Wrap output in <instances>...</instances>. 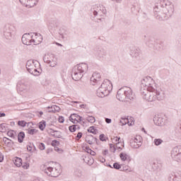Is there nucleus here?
<instances>
[{"mask_svg":"<svg viewBox=\"0 0 181 181\" xmlns=\"http://www.w3.org/2000/svg\"><path fill=\"white\" fill-rule=\"evenodd\" d=\"M156 96L155 95V90L153 92H151L150 93V96L148 98V101L150 103H152L153 101H156Z\"/></svg>","mask_w":181,"mask_h":181,"instance_id":"c85d7f7f","label":"nucleus"},{"mask_svg":"<svg viewBox=\"0 0 181 181\" xmlns=\"http://www.w3.org/2000/svg\"><path fill=\"white\" fill-rule=\"evenodd\" d=\"M88 132H90V134H93V135H96L98 130L95 129L94 126H91L87 129Z\"/></svg>","mask_w":181,"mask_h":181,"instance_id":"c756f323","label":"nucleus"},{"mask_svg":"<svg viewBox=\"0 0 181 181\" xmlns=\"http://www.w3.org/2000/svg\"><path fill=\"white\" fill-rule=\"evenodd\" d=\"M3 141L5 144H6V141H12V140L9 139L8 138H6V137H4L3 138Z\"/></svg>","mask_w":181,"mask_h":181,"instance_id":"e2e57ef3","label":"nucleus"},{"mask_svg":"<svg viewBox=\"0 0 181 181\" xmlns=\"http://www.w3.org/2000/svg\"><path fill=\"white\" fill-rule=\"evenodd\" d=\"M169 181H181V174L179 173H173L168 177Z\"/></svg>","mask_w":181,"mask_h":181,"instance_id":"a211bd4d","label":"nucleus"},{"mask_svg":"<svg viewBox=\"0 0 181 181\" xmlns=\"http://www.w3.org/2000/svg\"><path fill=\"white\" fill-rule=\"evenodd\" d=\"M52 146H59L60 145V141L57 140H53L51 143Z\"/></svg>","mask_w":181,"mask_h":181,"instance_id":"37998d69","label":"nucleus"},{"mask_svg":"<svg viewBox=\"0 0 181 181\" xmlns=\"http://www.w3.org/2000/svg\"><path fill=\"white\" fill-rule=\"evenodd\" d=\"M141 140H139L137 138H134L133 141L131 142V145H134V144H139Z\"/></svg>","mask_w":181,"mask_h":181,"instance_id":"8fccbe9b","label":"nucleus"},{"mask_svg":"<svg viewBox=\"0 0 181 181\" xmlns=\"http://www.w3.org/2000/svg\"><path fill=\"white\" fill-rule=\"evenodd\" d=\"M43 60L45 63H47V64H50L52 62H54V54H48L43 57Z\"/></svg>","mask_w":181,"mask_h":181,"instance_id":"6ab92c4d","label":"nucleus"},{"mask_svg":"<svg viewBox=\"0 0 181 181\" xmlns=\"http://www.w3.org/2000/svg\"><path fill=\"white\" fill-rule=\"evenodd\" d=\"M82 158H83V162H85V163H88V161L91 158V157H90L88 156H83Z\"/></svg>","mask_w":181,"mask_h":181,"instance_id":"de8ad7c7","label":"nucleus"},{"mask_svg":"<svg viewBox=\"0 0 181 181\" xmlns=\"http://www.w3.org/2000/svg\"><path fill=\"white\" fill-rule=\"evenodd\" d=\"M107 153H108V150H105V151H103V156H107Z\"/></svg>","mask_w":181,"mask_h":181,"instance_id":"0e129e2a","label":"nucleus"},{"mask_svg":"<svg viewBox=\"0 0 181 181\" xmlns=\"http://www.w3.org/2000/svg\"><path fill=\"white\" fill-rule=\"evenodd\" d=\"M3 35L6 39L11 40L12 39V33L13 32V25L7 24L4 26L2 29Z\"/></svg>","mask_w":181,"mask_h":181,"instance_id":"6e6552de","label":"nucleus"},{"mask_svg":"<svg viewBox=\"0 0 181 181\" xmlns=\"http://www.w3.org/2000/svg\"><path fill=\"white\" fill-rule=\"evenodd\" d=\"M95 56L99 59H104L107 56V51L103 47H98L96 49Z\"/></svg>","mask_w":181,"mask_h":181,"instance_id":"2eb2a0df","label":"nucleus"},{"mask_svg":"<svg viewBox=\"0 0 181 181\" xmlns=\"http://www.w3.org/2000/svg\"><path fill=\"white\" fill-rule=\"evenodd\" d=\"M151 93H153L152 90H150L149 89H140V93L141 96L143 97L144 100H146L148 101V97L151 95Z\"/></svg>","mask_w":181,"mask_h":181,"instance_id":"f3484780","label":"nucleus"},{"mask_svg":"<svg viewBox=\"0 0 181 181\" xmlns=\"http://www.w3.org/2000/svg\"><path fill=\"white\" fill-rule=\"evenodd\" d=\"M113 168L114 169H117V170H119V169H121V164L118 163H115L113 164Z\"/></svg>","mask_w":181,"mask_h":181,"instance_id":"a18cd8bd","label":"nucleus"},{"mask_svg":"<svg viewBox=\"0 0 181 181\" xmlns=\"http://www.w3.org/2000/svg\"><path fill=\"white\" fill-rule=\"evenodd\" d=\"M47 108L49 109V110L48 111V112H56V111L54 110V109H52V107H50V106H49Z\"/></svg>","mask_w":181,"mask_h":181,"instance_id":"680f3d73","label":"nucleus"},{"mask_svg":"<svg viewBox=\"0 0 181 181\" xmlns=\"http://www.w3.org/2000/svg\"><path fill=\"white\" fill-rule=\"evenodd\" d=\"M95 138L96 137H94V136L91 134H87L86 137V142H87V144H88L89 145H93V144H94Z\"/></svg>","mask_w":181,"mask_h":181,"instance_id":"393cba45","label":"nucleus"},{"mask_svg":"<svg viewBox=\"0 0 181 181\" xmlns=\"http://www.w3.org/2000/svg\"><path fill=\"white\" fill-rule=\"evenodd\" d=\"M85 149H86L87 153H90V152H91V148H90V147H88V146L85 147Z\"/></svg>","mask_w":181,"mask_h":181,"instance_id":"13d9d810","label":"nucleus"},{"mask_svg":"<svg viewBox=\"0 0 181 181\" xmlns=\"http://www.w3.org/2000/svg\"><path fill=\"white\" fill-rule=\"evenodd\" d=\"M111 91H112V83L110 80L105 79L98 88L96 95L100 98H104V97L109 95Z\"/></svg>","mask_w":181,"mask_h":181,"instance_id":"7ed1b4c3","label":"nucleus"},{"mask_svg":"<svg viewBox=\"0 0 181 181\" xmlns=\"http://www.w3.org/2000/svg\"><path fill=\"white\" fill-rule=\"evenodd\" d=\"M23 139H25V132H21L18 135V141L20 144H22V142H23Z\"/></svg>","mask_w":181,"mask_h":181,"instance_id":"bb28decb","label":"nucleus"},{"mask_svg":"<svg viewBox=\"0 0 181 181\" xmlns=\"http://www.w3.org/2000/svg\"><path fill=\"white\" fill-rule=\"evenodd\" d=\"M171 157L176 162H181V146H177L173 148Z\"/></svg>","mask_w":181,"mask_h":181,"instance_id":"0eeeda50","label":"nucleus"},{"mask_svg":"<svg viewBox=\"0 0 181 181\" xmlns=\"http://www.w3.org/2000/svg\"><path fill=\"white\" fill-rule=\"evenodd\" d=\"M101 13L105 14L107 13V10L104 7H101Z\"/></svg>","mask_w":181,"mask_h":181,"instance_id":"bf43d9fd","label":"nucleus"},{"mask_svg":"<svg viewBox=\"0 0 181 181\" xmlns=\"http://www.w3.org/2000/svg\"><path fill=\"white\" fill-rule=\"evenodd\" d=\"M36 67V64H35V60L28 61L26 63V69L28 73L33 70Z\"/></svg>","mask_w":181,"mask_h":181,"instance_id":"aec40b11","label":"nucleus"},{"mask_svg":"<svg viewBox=\"0 0 181 181\" xmlns=\"http://www.w3.org/2000/svg\"><path fill=\"white\" fill-rule=\"evenodd\" d=\"M59 35H60L62 39H64V36H67V30L66 28H60L59 30Z\"/></svg>","mask_w":181,"mask_h":181,"instance_id":"a878e982","label":"nucleus"},{"mask_svg":"<svg viewBox=\"0 0 181 181\" xmlns=\"http://www.w3.org/2000/svg\"><path fill=\"white\" fill-rule=\"evenodd\" d=\"M69 120L71 121V122H73V124H78V122L83 121V117L76 113H73L70 115Z\"/></svg>","mask_w":181,"mask_h":181,"instance_id":"4468645a","label":"nucleus"},{"mask_svg":"<svg viewBox=\"0 0 181 181\" xmlns=\"http://www.w3.org/2000/svg\"><path fill=\"white\" fill-rule=\"evenodd\" d=\"M22 168H23V169H28L29 168V164L27 163H22Z\"/></svg>","mask_w":181,"mask_h":181,"instance_id":"3c124183","label":"nucleus"},{"mask_svg":"<svg viewBox=\"0 0 181 181\" xmlns=\"http://www.w3.org/2000/svg\"><path fill=\"white\" fill-rule=\"evenodd\" d=\"M116 98L119 100V101L122 102L128 101V100H132L135 98V93H134L131 88L124 86L119 89Z\"/></svg>","mask_w":181,"mask_h":181,"instance_id":"f03ea898","label":"nucleus"},{"mask_svg":"<svg viewBox=\"0 0 181 181\" xmlns=\"http://www.w3.org/2000/svg\"><path fill=\"white\" fill-rule=\"evenodd\" d=\"M21 4L22 5H24V6H29L30 8H33L35 5L37 4V2H39V0H19Z\"/></svg>","mask_w":181,"mask_h":181,"instance_id":"ddd939ff","label":"nucleus"},{"mask_svg":"<svg viewBox=\"0 0 181 181\" xmlns=\"http://www.w3.org/2000/svg\"><path fill=\"white\" fill-rule=\"evenodd\" d=\"M17 91H28V88H29V84L25 82V81H20L17 83Z\"/></svg>","mask_w":181,"mask_h":181,"instance_id":"f8f14e48","label":"nucleus"},{"mask_svg":"<svg viewBox=\"0 0 181 181\" xmlns=\"http://www.w3.org/2000/svg\"><path fill=\"white\" fill-rule=\"evenodd\" d=\"M59 168H53L52 167H47L45 169V173L47 175V176H51V177H58L60 176V165H59Z\"/></svg>","mask_w":181,"mask_h":181,"instance_id":"423d86ee","label":"nucleus"},{"mask_svg":"<svg viewBox=\"0 0 181 181\" xmlns=\"http://www.w3.org/2000/svg\"><path fill=\"white\" fill-rule=\"evenodd\" d=\"M82 136H83V133L79 132L77 134L76 138H78V139H81Z\"/></svg>","mask_w":181,"mask_h":181,"instance_id":"6e6d98bb","label":"nucleus"},{"mask_svg":"<svg viewBox=\"0 0 181 181\" xmlns=\"http://www.w3.org/2000/svg\"><path fill=\"white\" fill-rule=\"evenodd\" d=\"M58 121L59 122H60V124H63V122H64V117L62 116H59V117L58 118Z\"/></svg>","mask_w":181,"mask_h":181,"instance_id":"603ef678","label":"nucleus"},{"mask_svg":"<svg viewBox=\"0 0 181 181\" xmlns=\"http://www.w3.org/2000/svg\"><path fill=\"white\" fill-rule=\"evenodd\" d=\"M49 134H50V136H54V138H62V132L60 131L50 129Z\"/></svg>","mask_w":181,"mask_h":181,"instance_id":"5701e85b","label":"nucleus"},{"mask_svg":"<svg viewBox=\"0 0 181 181\" xmlns=\"http://www.w3.org/2000/svg\"><path fill=\"white\" fill-rule=\"evenodd\" d=\"M38 128L40 129V131H45V128H46V121L42 120L39 122Z\"/></svg>","mask_w":181,"mask_h":181,"instance_id":"cd10ccee","label":"nucleus"},{"mask_svg":"<svg viewBox=\"0 0 181 181\" xmlns=\"http://www.w3.org/2000/svg\"><path fill=\"white\" fill-rule=\"evenodd\" d=\"M32 35L33 33L28 34L25 33L23 35L21 40L23 45H26V46H30L31 43H33Z\"/></svg>","mask_w":181,"mask_h":181,"instance_id":"9d476101","label":"nucleus"},{"mask_svg":"<svg viewBox=\"0 0 181 181\" xmlns=\"http://www.w3.org/2000/svg\"><path fill=\"white\" fill-rule=\"evenodd\" d=\"M38 146H39V149H40V151H45V149H46L45 144H43V143H39Z\"/></svg>","mask_w":181,"mask_h":181,"instance_id":"09e8293b","label":"nucleus"},{"mask_svg":"<svg viewBox=\"0 0 181 181\" xmlns=\"http://www.w3.org/2000/svg\"><path fill=\"white\" fill-rule=\"evenodd\" d=\"M8 129V124L2 123L0 124V132H5Z\"/></svg>","mask_w":181,"mask_h":181,"instance_id":"473e14b6","label":"nucleus"},{"mask_svg":"<svg viewBox=\"0 0 181 181\" xmlns=\"http://www.w3.org/2000/svg\"><path fill=\"white\" fill-rule=\"evenodd\" d=\"M88 66L86 64H80L77 66H75L72 70V78L75 81H78L83 78V73L87 71Z\"/></svg>","mask_w":181,"mask_h":181,"instance_id":"20e7f679","label":"nucleus"},{"mask_svg":"<svg viewBox=\"0 0 181 181\" xmlns=\"http://www.w3.org/2000/svg\"><path fill=\"white\" fill-rule=\"evenodd\" d=\"M141 145H142V143L139 142V143H135V144H131V146H132V148H134L135 149H138V148L141 146Z\"/></svg>","mask_w":181,"mask_h":181,"instance_id":"a19ab883","label":"nucleus"},{"mask_svg":"<svg viewBox=\"0 0 181 181\" xmlns=\"http://www.w3.org/2000/svg\"><path fill=\"white\" fill-rule=\"evenodd\" d=\"M163 142V140H162V139H155L153 141V144L156 145V146H159V145H160Z\"/></svg>","mask_w":181,"mask_h":181,"instance_id":"c9c22d12","label":"nucleus"},{"mask_svg":"<svg viewBox=\"0 0 181 181\" xmlns=\"http://www.w3.org/2000/svg\"><path fill=\"white\" fill-rule=\"evenodd\" d=\"M141 54V49L139 47H130V55L132 57H138Z\"/></svg>","mask_w":181,"mask_h":181,"instance_id":"dca6fc26","label":"nucleus"},{"mask_svg":"<svg viewBox=\"0 0 181 181\" xmlns=\"http://www.w3.org/2000/svg\"><path fill=\"white\" fill-rule=\"evenodd\" d=\"M90 84L92 86H100L101 84V74L98 72H95L93 74L92 77H90Z\"/></svg>","mask_w":181,"mask_h":181,"instance_id":"1a4fd4ad","label":"nucleus"},{"mask_svg":"<svg viewBox=\"0 0 181 181\" xmlns=\"http://www.w3.org/2000/svg\"><path fill=\"white\" fill-rule=\"evenodd\" d=\"M173 4L168 1H160L156 3L153 12L156 19L158 21H168L173 15Z\"/></svg>","mask_w":181,"mask_h":181,"instance_id":"f257e3e1","label":"nucleus"},{"mask_svg":"<svg viewBox=\"0 0 181 181\" xmlns=\"http://www.w3.org/2000/svg\"><path fill=\"white\" fill-rule=\"evenodd\" d=\"M93 163H94V159L91 158V157H90V159L88 162L87 165H88L89 166H91V165H93Z\"/></svg>","mask_w":181,"mask_h":181,"instance_id":"864d4df0","label":"nucleus"},{"mask_svg":"<svg viewBox=\"0 0 181 181\" xmlns=\"http://www.w3.org/2000/svg\"><path fill=\"white\" fill-rule=\"evenodd\" d=\"M119 158H120L121 160H122L123 162H125V160H127V159H128L129 158V156H128L125 153H120Z\"/></svg>","mask_w":181,"mask_h":181,"instance_id":"7c9ffc66","label":"nucleus"},{"mask_svg":"<svg viewBox=\"0 0 181 181\" xmlns=\"http://www.w3.org/2000/svg\"><path fill=\"white\" fill-rule=\"evenodd\" d=\"M32 40L34 45H40V43L43 42V37H42V35L37 33H33L32 34Z\"/></svg>","mask_w":181,"mask_h":181,"instance_id":"9b49d317","label":"nucleus"},{"mask_svg":"<svg viewBox=\"0 0 181 181\" xmlns=\"http://www.w3.org/2000/svg\"><path fill=\"white\" fill-rule=\"evenodd\" d=\"M105 122H106L107 124H111L112 120H111V119H110V118H105Z\"/></svg>","mask_w":181,"mask_h":181,"instance_id":"052dcab7","label":"nucleus"},{"mask_svg":"<svg viewBox=\"0 0 181 181\" xmlns=\"http://www.w3.org/2000/svg\"><path fill=\"white\" fill-rule=\"evenodd\" d=\"M86 121H88V122H90L91 124H94V122H95V117L93 116H88L86 117Z\"/></svg>","mask_w":181,"mask_h":181,"instance_id":"e433bc0d","label":"nucleus"},{"mask_svg":"<svg viewBox=\"0 0 181 181\" xmlns=\"http://www.w3.org/2000/svg\"><path fill=\"white\" fill-rule=\"evenodd\" d=\"M100 162H101L102 163H104L105 162V158L100 157Z\"/></svg>","mask_w":181,"mask_h":181,"instance_id":"774afa93","label":"nucleus"},{"mask_svg":"<svg viewBox=\"0 0 181 181\" xmlns=\"http://www.w3.org/2000/svg\"><path fill=\"white\" fill-rule=\"evenodd\" d=\"M30 74H33V76H40V71L37 70L36 67H34L33 70L29 72Z\"/></svg>","mask_w":181,"mask_h":181,"instance_id":"72a5a7b5","label":"nucleus"},{"mask_svg":"<svg viewBox=\"0 0 181 181\" xmlns=\"http://www.w3.org/2000/svg\"><path fill=\"white\" fill-rule=\"evenodd\" d=\"M90 12L94 15V16H97L98 15L101 16V6H95L91 8Z\"/></svg>","mask_w":181,"mask_h":181,"instance_id":"4be33fe9","label":"nucleus"},{"mask_svg":"<svg viewBox=\"0 0 181 181\" xmlns=\"http://www.w3.org/2000/svg\"><path fill=\"white\" fill-rule=\"evenodd\" d=\"M28 124V125H29V124H30V122H25V120H19L18 122V125H19V127H22L23 128H25V127H26V124Z\"/></svg>","mask_w":181,"mask_h":181,"instance_id":"f704fd0d","label":"nucleus"},{"mask_svg":"<svg viewBox=\"0 0 181 181\" xmlns=\"http://www.w3.org/2000/svg\"><path fill=\"white\" fill-rule=\"evenodd\" d=\"M4 162V154L0 152V163Z\"/></svg>","mask_w":181,"mask_h":181,"instance_id":"4d7b16f0","label":"nucleus"},{"mask_svg":"<svg viewBox=\"0 0 181 181\" xmlns=\"http://www.w3.org/2000/svg\"><path fill=\"white\" fill-rule=\"evenodd\" d=\"M121 137L115 136L113 138V144H116V145H119V140Z\"/></svg>","mask_w":181,"mask_h":181,"instance_id":"79ce46f5","label":"nucleus"},{"mask_svg":"<svg viewBox=\"0 0 181 181\" xmlns=\"http://www.w3.org/2000/svg\"><path fill=\"white\" fill-rule=\"evenodd\" d=\"M14 164L17 168H21L22 166V158H16V159L14 161Z\"/></svg>","mask_w":181,"mask_h":181,"instance_id":"2f4dec72","label":"nucleus"},{"mask_svg":"<svg viewBox=\"0 0 181 181\" xmlns=\"http://www.w3.org/2000/svg\"><path fill=\"white\" fill-rule=\"evenodd\" d=\"M99 139L102 142H106L107 139H105V135L104 134H102L99 136Z\"/></svg>","mask_w":181,"mask_h":181,"instance_id":"c03bdc74","label":"nucleus"},{"mask_svg":"<svg viewBox=\"0 0 181 181\" xmlns=\"http://www.w3.org/2000/svg\"><path fill=\"white\" fill-rule=\"evenodd\" d=\"M27 149L29 152H32L33 147L31 146H27Z\"/></svg>","mask_w":181,"mask_h":181,"instance_id":"69168bd1","label":"nucleus"},{"mask_svg":"<svg viewBox=\"0 0 181 181\" xmlns=\"http://www.w3.org/2000/svg\"><path fill=\"white\" fill-rule=\"evenodd\" d=\"M153 122L156 125H158V127H162L163 125H165V119L156 117L153 118Z\"/></svg>","mask_w":181,"mask_h":181,"instance_id":"412c9836","label":"nucleus"},{"mask_svg":"<svg viewBox=\"0 0 181 181\" xmlns=\"http://www.w3.org/2000/svg\"><path fill=\"white\" fill-rule=\"evenodd\" d=\"M37 132V130L36 129H30L28 130L29 135H35Z\"/></svg>","mask_w":181,"mask_h":181,"instance_id":"49530a36","label":"nucleus"},{"mask_svg":"<svg viewBox=\"0 0 181 181\" xmlns=\"http://www.w3.org/2000/svg\"><path fill=\"white\" fill-rule=\"evenodd\" d=\"M15 132L13 130H9L7 132L8 136H10L11 138H15Z\"/></svg>","mask_w":181,"mask_h":181,"instance_id":"58836bf2","label":"nucleus"},{"mask_svg":"<svg viewBox=\"0 0 181 181\" xmlns=\"http://www.w3.org/2000/svg\"><path fill=\"white\" fill-rule=\"evenodd\" d=\"M70 132H76L77 131V124H73L69 127Z\"/></svg>","mask_w":181,"mask_h":181,"instance_id":"4c0bfd02","label":"nucleus"},{"mask_svg":"<svg viewBox=\"0 0 181 181\" xmlns=\"http://www.w3.org/2000/svg\"><path fill=\"white\" fill-rule=\"evenodd\" d=\"M94 142H96V145H100V140H98V139H97V138H95Z\"/></svg>","mask_w":181,"mask_h":181,"instance_id":"338daca9","label":"nucleus"},{"mask_svg":"<svg viewBox=\"0 0 181 181\" xmlns=\"http://www.w3.org/2000/svg\"><path fill=\"white\" fill-rule=\"evenodd\" d=\"M154 93L156 95V100H158V101H162V100L165 98V94L163 92H159L156 89Z\"/></svg>","mask_w":181,"mask_h":181,"instance_id":"b1692460","label":"nucleus"},{"mask_svg":"<svg viewBox=\"0 0 181 181\" xmlns=\"http://www.w3.org/2000/svg\"><path fill=\"white\" fill-rule=\"evenodd\" d=\"M76 175L78 176V177H80V176H81V170H76Z\"/></svg>","mask_w":181,"mask_h":181,"instance_id":"5fc2aeb1","label":"nucleus"},{"mask_svg":"<svg viewBox=\"0 0 181 181\" xmlns=\"http://www.w3.org/2000/svg\"><path fill=\"white\" fill-rule=\"evenodd\" d=\"M156 87L155 81L151 76H146L141 80V88H143V90H149L153 92Z\"/></svg>","mask_w":181,"mask_h":181,"instance_id":"39448f33","label":"nucleus"},{"mask_svg":"<svg viewBox=\"0 0 181 181\" xmlns=\"http://www.w3.org/2000/svg\"><path fill=\"white\" fill-rule=\"evenodd\" d=\"M51 110H54V111H55V112H59L60 111V107L54 105L52 106H51Z\"/></svg>","mask_w":181,"mask_h":181,"instance_id":"ea45409f","label":"nucleus"}]
</instances>
